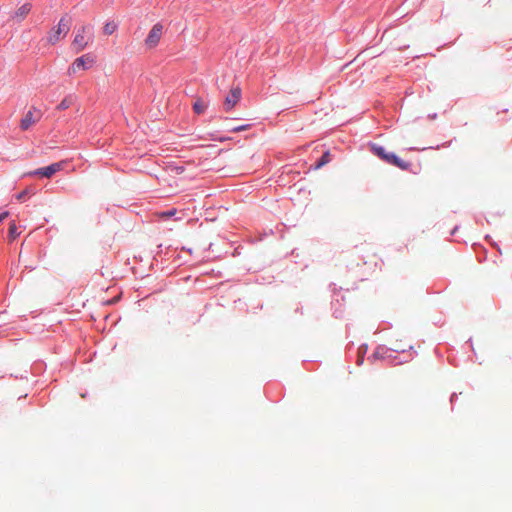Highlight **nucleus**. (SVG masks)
Wrapping results in <instances>:
<instances>
[{
	"label": "nucleus",
	"mask_w": 512,
	"mask_h": 512,
	"mask_svg": "<svg viewBox=\"0 0 512 512\" xmlns=\"http://www.w3.org/2000/svg\"><path fill=\"white\" fill-rule=\"evenodd\" d=\"M372 152L386 163L396 166L401 170H409L411 163L399 158L394 153L387 152L382 146L373 144L371 146Z\"/></svg>",
	"instance_id": "obj_1"
},
{
	"label": "nucleus",
	"mask_w": 512,
	"mask_h": 512,
	"mask_svg": "<svg viewBox=\"0 0 512 512\" xmlns=\"http://www.w3.org/2000/svg\"><path fill=\"white\" fill-rule=\"evenodd\" d=\"M92 40V27L89 25L81 26L75 34L74 40L71 44L72 49L79 53L83 51Z\"/></svg>",
	"instance_id": "obj_2"
},
{
	"label": "nucleus",
	"mask_w": 512,
	"mask_h": 512,
	"mask_svg": "<svg viewBox=\"0 0 512 512\" xmlns=\"http://www.w3.org/2000/svg\"><path fill=\"white\" fill-rule=\"evenodd\" d=\"M70 30V19L61 18L56 27H54L48 35V42L52 45L63 39Z\"/></svg>",
	"instance_id": "obj_3"
},
{
	"label": "nucleus",
	"mask_w": 512,
	"mask_h": 512,
	"mask_svg": "<svg viewBox=\"0 0 512 512\" xmlns=\"http://www.w3.org/2000/svg\"><path fill=\"white\" fill-rule=\"evenodd\" d=\"M95 58L91 54H85L76 58L68 68V74L73 75L79 70H87L93 66Z\"/></svg>",
	"instance_id": "obj_4"
},
{
	"label": "nucleus",
	"mask_w": 512,
	"mask_h": 512,
	"mask_svg": "<svg viewBox=\"0 0 512 512\" xmlns=\"http://www.w3.org/2000/svg\"><path fill=\"white\" fill-rule=\"evenodd\" d=\"M42 112L36 107H31L20 122V128L23 131L28 130L31 126L40 121Z\"/></svg>",
	"instance_id": "obj_5"
},
{
	"label": "nucleus",
	"mask_w": 512,
	"mask_h": 512,
	"mask_svg": "<svg viewBox=\"0 0 512 512\" xmlns=\"http://www.w3.org/2000/svg\"><path fill=\"white\" fill-rule=\"evenodd\" d=\"M163 34V25L160 23H156L151 30L149 31L146 39H145V45L147 48L152 49L155 48Z\"/></svg>",
	"instance_id": "obj_6"
},
{
	"label": "nucleus",
	"mask_w": 512,
	"mask_h": 512,
	"mask_svg": "<svg viewBox=\"0 0 512 512\" xmlns=\"http://www.w3.org/2000/svg\"><path fill=\"white\" fill-rule=\"evenodd\" d=\"M63 167H64V162L53 163L47 167H43V168H39V169L35 170L32 173V175L50 178L52 175H54L55 173L62 170Z\"/></svg>",
	"instance_id": "obj_7"
},
{
	"label": "nucleus",
	"mask_w": 512,
	"mask_h": 512,
	"mask_svg": "<svg viewBox=\"0 0 512 512\" xmlns=\"http://www.w3.org/2000/svg\"><path fill=\"white\" fill-rule=\"evenodd\" d=\"M241 89L240 87H234L230 90L224 101V107L226 111H230L240 100Z\"/></svg>",
	"instance_id": "obj_8"
},
{
	"label": "nucleus",
	"mask_w": 512,
	"mask_h": 512,
	"mask_svg": "<svg viewBox=\"0 0 512 512\" xmlns=\"http://www.w3.org/2000/svg\"><path fill=\"white\" fill-rule=\"evenodd\" d=\"M30 10L31 6L29 4H24L17 9V11L15 12V17L22 20L29 14Z\"/></svg>",
	"instance_id": "obj_9"
},
{
	"label": "nucleus",
	"mask_w": 512,
	"mask_h": 512,
	"mask_svg": "<svg viewBox=\"0 0 512 512\" xmlns=\"http://www.w3.org/2000/svg\"><path fill=\"white\" fill-rule=\"evenodd\" d=\"M331 161V155L329 151H326L320 160L316 163L315 168L319 169Z\"/></svg>",
	"instance_id": "obj_10"
},
{
	"label": "nucleus",
	"mask_w": 512,
	"mask_h": 512,
	"mask_svg": "<svg viewBox=\"0 0 512 512\" xmlns=\"http://www.w3.org/2000/svg\"><path fill=\"white\" fill-rule=\"evenodd\" d=\"M206 104L201 100L197 99L195 103L193 104V110L197 114H202L206 110Z\"/></svg>",
	"instance_id": "obj_11"
},
{
	"label": "nucleus",
	"mask_w": 512,
	"mask_h": 512,
	"mask_svg": "<svg viewBox=\"0 0 512 512\" xmlns=\"http://www.w3.org/2000/svg\"><path fill=\"white\" fill-rule=\"evenodd\" d=\"M117 30V24L114 21L107 22L103 27V32L106 35H111Z\"/></svg>",
	"instance_id": "obj_12"
},
{
	"label": "nucleus",
	"mask_w": 512,
	"mask_h": 512,
	"mask_svg": "<svg viewBox=\"0 0 512 512\" xmlns=\"http://www.w3.org/2000/svg\"><path fill=\"white\" fill-rule=\"evenodd\" d=\"M17 236H18L17 226L15 223H11L10 227H9V238L11 241H13L14 239H16Z\"/></svg>",
	"instance_id": "obj_13"
},
{
	"label": "nucleus",
	"mask_w": 512,
	"mask_h": 512,
	"mask_svg": "<svg viewBox=\"0 0 512 512\" xmlns=\"http://www.w3.org/2000/svg\"><path fill=\"white\" fill-rule=\"evenodd\" d=\"M70 105H71V101L69 99L65 98L59 103V105L57 106V109L65 110V109L69 108Z\"/></svg>",
	"instance_id": "obj_14"
},
{
	"label": "nucleus",
	"mask_w": 512,
	"mask_h": 512,
	"mask_svg": "<svg viewBox=\"0 0 512 512\" xmlns=\"http://www.w3.org/2000/svg\"><path fill=\"white\" fill-rule=\"evenodd\" d=\"M175 214H176V209H171L169 211L160 213L159 216L161 218H170V217L174 216Z\"/></svg>",
	"instance_id": "obj_15"
},
{
	"label": "nucleus",
	"mask_w": 512,
	"mask_h": 512,
	"mask_svg": "<svg viewBox=\"0 0 512 512\" xmlns=\"http://www.w3.org/2000/svg\"><path fill=\"white\" fill-rule=\"evenodd\" d=\"M250 128V125H242V126H237V127H234L232 129V132H240V131H244V130H247Z\"/></svg>",
	"instance_id": "obj_16"
},
{
	"label": "nucleus",
	"mask_w": 512,
	"mask_h": 512,
	"mask_svg": "<svg viewBox=\"0 0 512 512\" xmlns=\"http://www.w3.org/2000/svg\"><path fill=\"white\" fill-rule=\"evenodd\" d=\"M26 194H27V192H26V191H22L21 193H19V194L17 195V199H18V200H23V199L25 198Z\"/></svg>",
	"instance_id": "obj_17"
},
{
	"label": "nucleus",
	"mask_w": 512,
	"mask_h": 512,
	"mask_svg": "<svg viewBox=\"0 0 512 512\" xmlns=\"http://www.w3.org/2000/svg\"><path fill=\"white\" fill-rule=\"evenodd\" d=\"M9 215V213L6 211V212H3L0 214V223L5 219L7 218Z\"/></svg>",
	"instance_id": "obj_18"
},
{
	"label": "nucleus",
	"mask_w": 512,
	"mask_h": 512,
	"mask_svg": "<svg viewBox=\"0 0 512 512\" xmlns=\"http://www.w3.org/2000/svg\"><path fill=\"white\" fill-rule=\"evenodd\" d=\"M363 360H364L363 355H359L358 360H357V364L361 365L363 363Z\"/></svg>",
	"instance_id": "obj_19"
}]
</instances>
